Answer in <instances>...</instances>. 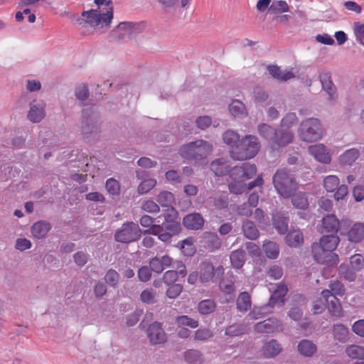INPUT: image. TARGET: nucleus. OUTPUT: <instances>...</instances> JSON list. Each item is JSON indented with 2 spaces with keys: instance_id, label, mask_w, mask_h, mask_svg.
Segmentation results:
<instances>
[{
  "instance_id": "f257e3e1",
  "label": "nucleus",
  "mask_w": 364,
  "mask_h": 364,
  "mask_svg": "<svg viewBox=\"0 0 364 364\" xmlns=\"http://www.w3.org/2000/svg\"><path fill=\"white\" fill-rule=\"evenodd\" d=\"M94 1L97 9L82 12L76 21L80 26L88 25L100 33H105L109 28L113 19L112 0H94Z\"/></svg>"
},
{
  "instance_id": "f03ea898",
  "label": "nucleus",
  "mask_w": 364,
  "mask_h": 364,
  "mask_svg": "<svg viewBox=\"0 0 364 364\" xmlns=\"http://www.w3.org/2000/svg\"><path fill=\"white\" fill-rule=\"evenodd\" d=\"M339 242V237L333 234L321 237L318 243H313L311 245L314 259L320 264L337 265L339 259L333 251Z\"/></svg>"
},
{
  "instance_id": "7ed1b4c3",
  "label": "nucleus",
  "mask_w": 364,
  "mask_h": 364,
  "mask_svg": "<svg viewBox=\"0 0 364 364\" xmlns=\"http://www.w3.org/2000/svg\"><path fill=\"white\" fill-rule=\"evenodd\" d=\"M213 146L208 141L199 139L183 145L179 149L180 156L197 163L207 164L206 158L212 153Z\"/></svg>"
},
{
  "instance_id": "20e7f679",
  "label": "nucleus",
  "mask_w": 364,
  "mask_h": 364,
  "mask_svg": "<svg viewBox=\"0 0 364 364\" xmlns=\"http://www.w3.org/2000/svg\"><path fill=\"white\" fill-rule=\"evenodd\" d=\"M299 137L305 142H314L324 135V129L317 118H308L301 121L297 130Z\"/></svg>"
},
{
  "instance_id": "39448f33",
  "label": "nucleus",
  "mask_w": 364,
  "mask_h": 364,
  "mask_svg": "<svg viewBox=\"0 0 364 364\" xmlns=\"http://www.w3.org/2000/svg\"><path fill=\"white\" fill-rule=\"evenodd\" d=\"M273 183L277 193L284 198H289L297 188L294 176L287 168H279L275 172Z\"/></svg>"
},
{
  "instance_id": "423d86ee",
  "label": "nucleus",
  "mask_w": 364,
  "mask_h": 364,
  "mask_svg": "<svg viewBox=\"0 0 364 364\" xmlns=\"http://www.w3.org/2000/svg\"><path fill=\"white\" fill-rule=\"evenodd\" d=\"M259 148L258 139L253 135H247L240 140L238 146H236V149L230 151V155L235 160H247L255 157Z\"/></svg>"
},
{
  "instance_id": "0eeeda50",
  "label": "nucleus",
  "mask_w": 364,
  "mask_h": 364,
  "mask_svg": "<svg viewBox=\"0 0 364 364\" xmlns=\"http://www.w3.org/2000/svg\"><path fill=\"white\" fill-rule=\"evenodd\" d=\"M141 230L139 225L133 222H127L122 225L114 235L116 241L122 243L134 242L141 237Z\"/></svg>"
},
{
  "instance_id": "6e6552de",
  "label": "nucleus",
  "mask_w": 364,
  "mask_h": 364,
  "mask_svg": "<svg viewBox=\"0 0 364 364\" xmlns=\"http://www.w3.org/2000/svg\"><path fill=\"white\" fill-rule=\"evenodd\" d=\"M323 187L327 192H333L336 200L343 199L348 194V190L346 185H340L339 178L335 175H329L323 178Z\"/></svg>"
},
{
  "instance_id": "1a4fd4ad",
  "label": "nucleus",
  "mask_w": 364,
  "mask_h": 364,
  "mask_svg": "<svg viewBox=\"0 0 364 364\" xmlns=\"http://www.w3.org/2000/svg\"><path fill=\"white\" fill-rule=\"evenodd\" d=\"M139 24L132 22H122L112 31V35L118 40L131 38L139 32Z\"/></svg>"
},
{
  "instance_id": "9d476101",
  "label": "nucleus",
  "mask_w": 364,
  "mask_h": 364,
  "mask_svg": "<svg viewBox=\"0 0 364 364\" xmlns=\"http://www.w3.org/2000/svg\"><path fill=\"white\" fill-rule=\"evenodd\" d=\"M200 274V282L201 283H206L213 281L215 276L220 277L223 272L224 269L222 266L215 268L210 262H202L198 268Z\"/></svg>"
},
{
  "instance_id": "9b49d317",
  "label": "nucleus",
  "mask_w": 364,
  "mask_h": 364,
  "mask_svg": "<svg viewBox=\"0 0 364 364\" xmlns=\"http://www.w3.org/2000/svg\"><path fill=\"white\" fill-rule=\"evenodd\" d=\"M46 102L43 100L35 99L30 103L27 117L33 123L40 122L46 116Z\"/></svg>"
},
{
  "instance_id": "f8f14e48",
  "label": "nucleus",
  "mask_w": 364,
  "mask_h": 364,
  "mask_svg": "<svg viewBox=\"0 0 364 364\" xmlns=\"http://www.w3.org/2000/svg\"><path fill=\"white\" fill-rule=\"evenodd\" d=\"M98 117L93 112L90 114V110L82 111V132L85 136L95 132L98 129Z\"/></svg>"
},
{
  "instance_id": "ddd939ff",
  "label": "nucleus",
  "mask_w": 364,
  "mask_h": 364,
  "mask_svg": "<svg viewBox=\"0 0 364 364\" xmlns=\"http://www.w3.org/2000/svg\"><path fill=\"white\" fill-rule=\"evenodd\" d=\"M255 331L260 333H270L282 331V323L275 318L266 319L255 325Z\"/></svg>"
},
{
  "instance_id": "4468645a",
  "label": "nucleus",
  "mask_w": 364,
  "mask_h": 364,
  "mask_svg": "<svg viewBox=\"0 0 364 364\" xmlns=\"http://www.w3.org/2000/svg\"><path fill=\"white\" fill-rule=\"evenodd\" d=\"M147 336L152 344H161L166 341V334L161 323L159 322H154L149 326Z\"/></svg>"
},
{
  "instance_id": "2eb2a0df",
  "label": "nucleus",
  "mask_w": 364,
  "mask_h": 364,
  "mask_svg": "<svg viewBox=\"0 0 364 364\" xmlns=\"http://www.w3.org/2000/svg\"><path fill=\"white\" fill-rule=\"evenodd\" d=\"M321 295L325 300L326 306H327L330 313L333 316H340L342 308L338 299L328 289L323 290Z\"/></svg>"
},
{
  "instance_id": "dca6fc26",
  "label": "nucleus",
  "mask_w": 364,
  "mask_h": 364,
  "mask_svg": "<svg viewBox=\"0 0 364 364\" xmlns=\"http://www.w3.org/2000/svg\"><path fill=\"white\" fill-rule=\"evenodd\" d=\"M257 173V167L255 164L244 163L241 166H235L230 171V177L238 176L242 180H247L253 178Z\"/></svg>"
},
{
  "instance_id": "f3484780",
  "label": "nucleus",
  "mask_w": 364,
  "mask_h": 364,
  "mask_svg": "<svg viewBox=\"0 0 364 364\" xmlns=\"http://www.w3.org/2000/svg\"><path fill=\"white\" fill-rule=\"evenodd\" d=\"M308 151L316 160L323 164L331 162V156L327 148L322 144L311 145Z\"/></svg>"
},
{
  "instance_id": "a211bd4d",
  "label": "nucleus",
  "mask_w": 364,
  "mask_h": 364,
  "mask_svg": "<svg viewBox=\"0 0 364 364\" xmlns=\"http://www.w3.org/2000/svg\"><path fill=\"white\" fill-rule=\"evenodd\" d=\"M294 134L289 129L282 128L277 130V134L272 145V148L275 149L277 147H284L293 141Z\"/></svg>"
},
{
  "instance_id": "6ab92c4d",
  "label": "nucleus",
  "mask_w": 364,
  "mask_h": 364,
  "mask_svg": "<svg viewBox=\"0 0 364 364\" xmlns=\"http://www.w3.org/2000/svg\"><path fill=\"white\" fill-rule=\"evenodd\" d=\"M136 176L141 182L138 186V193L144 194L148 193L156 185V180L149 178L148 173L145 171H136Z\"/></svg>"
},
{
  "instance_id": "aec40b11",
  "label": "nucleus",
  "mask_w": 364,
  "mask_h": 364,
  "mask_svg": "<svg viewBox=\"0 0 364 364\" xmlns=\"http://www.w3.org/2000/svg\"><path fill=\"white\" fill-rule=\"evenodd\" d=\"M320 81L323 89L328 95L330 100H335L337 98L336 89L333 82L331 80L329 72L323 71L319 75Z\"/></svg>"
},
{
  "instance_id": "412c9836",
  "label": "nucleus",
  "mask_w": 364,
  "mask_h": 364,
  "mask_svg": "<svg viewBox=\"0 0 364 364\" xmlns=\"http://www.w3.org/2000/svg\"><path fill=\"white\" fill-rule=\"evenodd\" d=\"M173 259L168 255H164L161 257H154L149 262L151 270L156 273H161L166 268L171 266Z\"/></svg>"
},
{
  "instance_id": "4be33fe9",
  "label": "nucleus",
  "mask_w": 364,
  "mask_h": 364,
  "mask_svg": "<svg viewBox=\"0 0 364 364\" xmlns=\"http://www.w3.org/2000/svg\"><path fill=\"white\" fill-rule=\"evenodd\" d=\"M183 224L188 229L200 230L204 225V219L200 213H191L183 218Z\"/></svg>"
},
{
  "instance_id": "5701e85b",
  "label": "nucleus",
  "mask_w": 364,
  "mask_h": 364,
  "mask_svg": "<svg viewBox=\"0 0 364 364\" xmlns=\"http://www.w3.org/2000/svg\"><path fill=\"white\" fill-rule=\"evenodd\" d=\"M288 291L287 287L282 284L277 285L276 289L272 293L269 301V306L273 307L275 305L282 306L284 304V297Z\"/></svg>"
},
{
  "instance_id": "b1692460",
  "label": "nucleus",
  "mask_w": 364,
  "mask_h": 364,
  "mask_svg": "<svg viewBox=\"0 0 364 364\" xmlns=\"http://www.w3.org/2000/svg\"><path fill=\"white\" fill-rule=\"evenodd\" d=\"M282 350V348L281 345L275 339H272L270 341L266 343L262 348V355L267 358L277 356Z\"/></svg>"
},
{
  "instance_id": "393cba45",
  "label": "nucleus",
  "mask_w": 364,
  "mask_h": 364,
  "mask_svg": "<svg viewBox=\"0 0 364 364\" xmlns=\"http://www.w3.org/2000/svg\"><path fill=\"white\" fill-rule=\"evenodd\" d=\"M51 229L48 222L40 220L35 223L31 227L32 236L36 239L44 238Z\"/></svg>"
},
{
  "instance_id": "a878e982",
  "label": "nucleus",
  "mask_w": 364,
  "mask_h": 364,
  "mask_svg": "<svg viewBox=\"0 0 364 364\" xmlns=\"http://www.w3.org/2000/svg\"><path fill=\"white\" fill-rule=\"evenodd\" d=\"M340 222L333 214L323 218L322 228L323 232L336 233L339 229Z\"/></svg>"
},
{
  "instance_id": "bb28decb",
  "label": "nucleus",
  "mask_w": 364,
  "mask_h": 364,
  "mask_svg": "<svg viewBox=\"0 0 364 364\" xmlns=\"http://www.w3.org/2000/svg\"><path fill=\"white\" fill-rule=\"evenodd\" d=\"M267 70L274 78H276L280 81H287L295 77L292 71H283L277 65H269L267 67Z\"/></svg>"
},
{
  "instance_id": "cd10ccee",
  "label": "nucleus",
  "mask_w": 364,
  "mask_h": 364,
  "mask_svg": "<svg viewBox=\"0 0 364 364\" xmlns=\"http://www.w3.org/2000/svg\"><path fill=\"white\" fill-rule=\"evenodd\" d=\"M348 237L350 242H359L364 239V224L355 223L348 232Z\"/></svg>"
},
{
  "instance_id": "c85d7f7f",
  "label": "nucleus",
  "mask_w": 364,
  "mask_h": 364,
  "mask_svg": "<svg viewBox=\"0 0 364 364\" xmlns=\"http://www.w3.org/2000/svg\"><path fill=\"white\" fill-rule=\"evenodd\" d=\"M229 111L235 117L244 118L247 115L244 103L238 100H234L229 105Z\"/></svg>"
},
{
  "instance_id": "c756f323",
  "label": "nucleus",
  "mask_w": 364,
  "mask_h": 364,
  "mask_svg": "<svg viewBox=\"0 0 364 364\" xmlns=\"http://www.w3.org/2000/svg\"><path fill=\"white\" fill-rule=\"evenodd\" d=\"M289 218L283 213L273 215V225L280 234H285L288 230Z\"/></svg>"
},
{
  "instance_id": "7c9ffc66",
  "label": "nucleus",
  "mask_w": 364,
  "mask_h": 364,
  "mask_svg": "<svg viewBox=\"0 0 364 364\" xmlns=\"http://www.w3.org/2000/svg\"><path fill=\"white\" fill-rule=\"evenodd\" d=\"M219 287L220 290L227 296L226 301H232L235 299V286L234 282L230 279H223L220 282Z\"/></svg>"
},
{
  "instance_id": "2f4dec72",
  "label": "nucleus",
  "mask_w": 364,
  "mask_h": 364,
  "mask_svg": "<svg viewBox=\"0 0 364 364\" xmlns=\"http://www.w3.org/2000/svg\"><path fill=\"white\" fill-rule=\"evenodd\" d=\"M145 233L151 234L158 236L159 239L164 242H168L171 241L172 235L175 233H172L169 231H166L159 228V225H153L151 228L144 231Z\"/></svg>"
},
{
  "instance_id": "473e14b6",
  "label": "nucleus",
  "mask_w": 364,
  "mask_h": 364,
  "mask_svg": "<svg viewBox=\"0 0 364 364\" xmlns=\"http://www.w3.org/2000/svg\"><path fill=\"white\" fill-rule=\"evenodd\" d=\"M159 228L166 231H169L172 233H178L181 229V226L178 222L173 218L171 214L165 216L164 222L161 225H159Z\"/></svg>"
},
{
  "instance_id": "72a5a7b5",
  "label": "nucleus",
  "mask_w": 364,
  "mask_h": 364,
  "mask_svg": "<svg viewBox=\"0 0 364 364\" xmlns=\"http://www.w3.org/2000/svg\"><path fill=\"white\" fill-rule=\"evenodd\" d=\"M285 239L287 244L292 247H299L304 242L303 235L299 230H294L289 232Z\"/></svg>"
},
{
  "instance_id": "f704fd0d",
  "label": "nucleus",
  "mask_w": 364,
  "mask_h": 364,
  "mask_svg": "<svg viewBox=\"0 0 364 364\" xmlns=\"http://www.w3.org/2000/svg\"><path fill=\"white\" fill-rule=\"evenodd\" d=\"M244 235L250 240H256L259 235L255 223L249 220L244 221L242 227Z\"/></svg>"
},
{
  "instance_id": "c9c22d12",
  "label": "nucleus",
  "mask_w": 364,
  "mask_h": 364,
  "mask_svg": "<svg viewBox=\"0 0 364 364\" xmlns=\"http://www.w3.org/2000/svg\"><path fill=\"white\" fill-rule=\"evenodd\" d=\"M210 168L216 176H223L230 171V167L223 159H218L210 164Z\"/></svg>"
},
{
  "instance_id": "e433bc0d",
  "label": "nucleus",
  "mask_w": 364,
  "mask_h": 364,
  "mask_svg": "<svg viewBox=\"0 0 364 364\" xmlns=\"http://www.w3.org/2000/svg\"><path fill=\"white\" fill-rule=\"evenodd\" d=\"M316 346L309 340H302L298 345L299 352L306 357L312 356L316 352Z\"/></svg>"
},
{
  "instance_id": "4c0bfd02",
  "label": "nucleus",
  "mask_w": 364,
  "mask_h": 364,
  "mask_svg": "<svg viewBox=\"0 0 364 364\" xmlns=\"http://www.w3.org/2000/svg\"><path fill=\"white\" fill-rule=\"evenodd\" d=\"M231 264L235 269H240L245 262V252L239 249L231 252L230 255Z\"/></svg>"
},
{
  "instance_id": "58836bf2",
  "label": "nucleus",
  "mask_w": 364,
  "mask_h": 364,
  "mask_svg": "<svg viewBox=\"0 0 364 364\" xmlns=\"http://www.w3.org/2000/svg\"><path fill=\"white\" fill-rule=\"evenodd\" d=\"M232 181H231L228 186L229 190L232 193L241 194L246 191L245 181L242 180L238 176H234L231 177Z\"/></svg>"
},
{
  "instance_id": "ea45409f",
  "label": "nucleus",
  "mask_w": 364,
  "mask_h": 364,
  "mask_svg": "<svg viewBox=\"0 0 364 364\" xmlns=\"http://www.w3.org/2000/svg\"><path fill=\"white\" fill-rule=\"evenodd\" d=\"M251 307V297L248 292H241L237 299V309L240 312H247Z\"/></svg>"
},
{
  "instance_id": "a19ab883",
  "label": "nucleus",
  "mask_w": 364,
  "mask_h": 364,
  "mask_svg": "<svg viewBox=\"0 0 364 364\" xmlns=\"http://www.w3.org/2000/svg\"><path fill=\"white\" fill-rule=\"evenodd\" d=\"M185 360L189 364H202L204 361L203 354L198 350L190 349L184 353Z\"/></svg>"
},
{
  "instance_id": "79ce46f5",
  "label": "nucleus",
  "mask_w": 364,
  "mask_h": 364,
  "mask_svg": "<svg viewBox=\"0 0 364 364\" xmlns=\"http://www.w3.org/2000/svg\"><path fill=\"white\" fill-rule=\"evenodd\" d=\"M360 152L357 149H350L345 151L339 157L343 165L350 166L358 158Z\"/></svg>"
},
{
  "instance_id": "37998d69",
  "label": "nucleus",
  "mask_w": 364,
  "mask_h": 364,
  "mask_svg": "<svg viewBox=\"0 0 364 364\" xmlns=\"http://www.w3.org/2000/svg\"><path fill=\"white\" fill-rule=\"evenodd\" d=\"M211 199L213 205L218 210H223L228 206L229 199L226 193H217Z\"/></svg>"
},
{
  "instance_id": "c03bdc74",
  "label": "nucleus",
  "mask_w": 364,
  "mask_h": 364,
  "mask_svg": "<svg viewBox=\"0 0 364 364\" xmlns=\"http://www.w3.org/2000/svg\"><path fill=\"white\" fill-rule=\"evenodd\" d=\"M258 132L259 135L269 141L272 145L274 136L277 134V130L267 124H262L258 126Z\"/></svg>"
},
{
  "instance_id": "a18cd8bd",
  "label": "nucleus",
  "mask_w": 364,
  "mask_h": 364,
  "mask_svg": "<svg viewBox=\"0 0 364 364\" xmlns=\"http://www.w3.org/2000/svg\"><path fill=\"white\" fill-rule=\"evenodd\" d=\"M223 141L229 146L236 149V146H238L240 142V135L237 132L229 129L223 134Z\"/></svg>"
},
{
  "instance_id": "49530a36",
  "label": "nucleus",
  "mask_w": 364,
  "mask_h": 364,
  "mask_svg": "<svg viewBox=\"0 0 364 364\" xmlns=\"http://www.w3.org/2000/svg\"><path fill=\"white\" fill-rule=\"evenodd\" d=\"M263 250L266 256L269 259H276L279 254V245L272 241H265L263 244Z\"/></svg>"
},
{
  "instance_id": "de8ad7c7",
  "label": "nucleus",
  "mask_w": 364,
  "mask_h": 364,
  "mask_svg": "<svg viewBox=\"0 0 364 364\" xmlns=\"http://www.w3.org/2000/svg\"><path fill=\"white\" fill-rule=\"evenodd\" d=\"M216 308V303L213 299H204L198 304V310L200 314L207 315L213 313Z\"/></svg>"
},
{
  "instance_id": "09e8293b",
  "label": "nucleus",
  "mask_w": 364,
  "mask_h": 364,
  "mask_svg": "<svg viewBox=\"0 0 364 364\" xmlns=\"http://www.w3.org/2000/svg\"><path fill=\"white\" fill-rule=\"evenodd\" d=\"M346 353L352 359H364V348L357 345H350L346 347Z\"/></svg>"
},
{
  "instance_id": "8fccbe9b",
  "label": "nucleus",
  "mask_w": 364,
  "mask_h": 364,
  "mask_svg": "<svg viewBox=\"0 0 364 364\" xmlns=\"http://www.w3.org/2000/svg\"><path fill=\"white\" fill-rule=\"evenodd\" d=\"M174 196L172 193L169 191H162L161 192L157 198L158 203L163 207H171L172 204L174 202Z\"/></svg>"
},
{
  "instance_id": "3c124183",
  "label": "nucleus",
  "mask_w": 364,
  "mask_h": 364,
  "mask_svg": "<svg viewBox=\"0 0 364 364\" xmlns=\"http://www.w3.org/2000/svg\"><path fill=\"white\" fill-rule=\"evenodd\" d=\"M348 335V330L342 324H336L333 326V336L339 342H346Z\"/></svg>"
},
{
  "instance_id": "603ef678",
  "label": "nucleus",
  "mask_w": 364,
  "mask_h": 364,
  "mask_svg": "<svg viewBox=\"0 0 364 364\" xmlns=\"http://www.w3.org/2000/svg\"><path fill=\"white\" fill-rule=\"evenodd\" d=\"M292 203L295 208L304 210L309 205L308 199L305 193H299L293 196Z\"/></svg>"
},
{
  "instance_id": "864d4df0",
  "label": "nucleus",
  "mask_w": 364,
  "mask_h": 364,
  "mask_svg": "<svg viewBox=\"0 0 364 364\" xmlns=\"http://www.w3.org/2000/svg\"><path fill=\"white\" fill-rule=\"evenodd\" d=\"M289 6L285 1H274L269 7V11L271 14H277L280 13L287 12Z\"/></svg>"
},
{
  "instance_id": "5fc2aeb1",
  "label": "nucleus",
  "mask_w": 364,
  "mask_h": 364,
  "mask_svg": "<svg viewBox=\"0 0 364 364\" xmlns=\"http://www.w3.org/2000/svg\"><path fill=\"white\" fill-rule=\"evenodd\" d=\"M194 241L193 237H188L181 241V249L185 255L192 256L195 253Z\"/></svg>"
},
{
  "instance_id": "6e6d98bb",
  "label": "nucleus",
  "mask_w": 364,
  "mask_h": 364,
  "mask_svg": "<svg viewBox=\"0 0 364 364\" xmlns=\"http://www.w3.org/2000/svg\"><path fill=\"white\" fill-rule=\"evenodd\" d=\"M176 322L178 326H188L195 328L198 326V321L188 317V316H180L176 317Z\"/></svg>"
},
{
  "instance_id": "4d7b16f0",
  "label": "nucleus",
  "mask_w": 364,
  "mask_h": 364,
  "mask_svg": "<svg viewBox=\"0 0 364 364\" xmlns=\"http://www.w3.org/2000/svg\"><path fill=\"white\" fill-rule=\"evenodd\" d=\"M246 332V328L242 324L235 323L226 328L225 335L229 336H238Z\"/></svg>"
},
{
  "instance_id": "13d9d810",
  "label": "nucleus",
  "mask_w": 364,
  "mask_h": 364,
  "mask_svg": "<svg viewBox=\"0 0 364 364\" xmlns=\"http://www.w3.org/2000/svg\"><path fill=\"white\" fill-rule=\"evenodd\" d=\"M106 189L107 192L114 196H118L120 192V185L118 181L113 178H110L106 181Z\"/></svg>"
},
{
  "instance_id": "bf43d9fd",
  "label": "nucleus",
  "mask_w": 364,
  "mask_h": 364,
  "mask_svg": "<svg viewBox=\"0 0 364 364\" xmlns=\"http://www.w3.org/2000/svg\"><path fill=\"white\" fill-rule=\"evenodd\" d=\"M156 296V291L152 288H147L144 289L140 295V299L142 302L146 304H153L155 302Z\"/></svg>"
},
{
  "instance_id": "052dcab7",
  "label": "nucleus",
  "mask_w": 364,
  "mask_h": 364,
  "mask_svg": "<svg viewBox=\"0 0 364 364\" xmlns=\"http://www.w3.org/2000/svg\"><path fill=\"white\" fill-rule=\"evenodd\" d=\"M298 118L295 113H287L282 119L281 127L289 129L291 127L296 124Z\"/></svg>"
},
{
  "instance_id": "680f3d73",
  "label": "nucleus",
  "mask_w": 364,
  "mask_h": 364,
  "mask_svg": "<svg viewBox=\"0 0 364 364\" xmlns=\"http://www.w3.org/2000/svg\"><path fill=\"white\" fill-rule=\"evenodd\" d=\"M329 288L330 289L328 290L336 296V295L343 296L346 291L343 284L338 280L331 281L329 284Z\"/></svg>"
},
{
  "instance_id": "e2e57ef3",
  "label": "nucleus",
  "mask_w": 364,
  "mask_h": 364,
  "mask_svg": "<svg viewBox=\"0 0 364 364\" xmlns=\"http://www.w3.org/2000/svg\"><path fill=\"white\" fill-rule=\"evenodd\" d=\"M353 31L356 41L364 46V23L355 22L353 24Z\"/></svg>"
},
{
  "instance_id": "0e129e2a",
  "label": "nucleus",
  "mask_w": 364,
  "mask_h": 364,
  "mask_svg": "<svg viewBox=\"0 0 364 364\" xmlns=\"http://www.w3.org/2000/svg\"><path fill=\"white\" fill-rule=\"evenodd\" d=\"M168 286L169 287L166 291V296L170 299H176L183 291V286L180 284H172Z\"/></svg>"
},
{
  "instance_id": "69168bd1",
  "label": "nucleus",
  "mask_w": 364,
  "mask_h": 364,
  "mask_svg": "<svg viewBox=\"0 0 364 364\" xmlns=\"http://www.w3.org/2000/svg\"><path fill=\"white\" fill-rule=\"evenodd\" d=\"M151 268L147 266H143L138 270V277L141 282H146L150 280L151 277Z\"/></svg>"
},
{
  "instance_id": "338daca9",
  "label": "nucleus",
  "mask_w": 364,
  "mask_h": 364,
  "mask_svg": "<svg viewBox=\"0 0 364 364\" xmlns=\"http://www.w3.org/2000/svg\"><path fill=\"white\" fill-rule=\"evenodd\" d=\"M75 97L77 100L83 101L88 97V88L85 84L79 85L76 87L75 91Z\"/></svg>"
},
{
  "instance_id": "774afa93",
  "label": "nucleus",
  "mask_w": 364,
  "mask_h": 364,
  "mask_svg": "<svg viewBox=\"0 0 364 364\" xmlns=\"http://www.w3.org/2000/svg\"><path fill=\"white\" fill-rule=\"evenodd\" d=\"M119 279V274L114 269H109L105 274V281L110 286H115Z\"/></svg>"
}]
</instances>
